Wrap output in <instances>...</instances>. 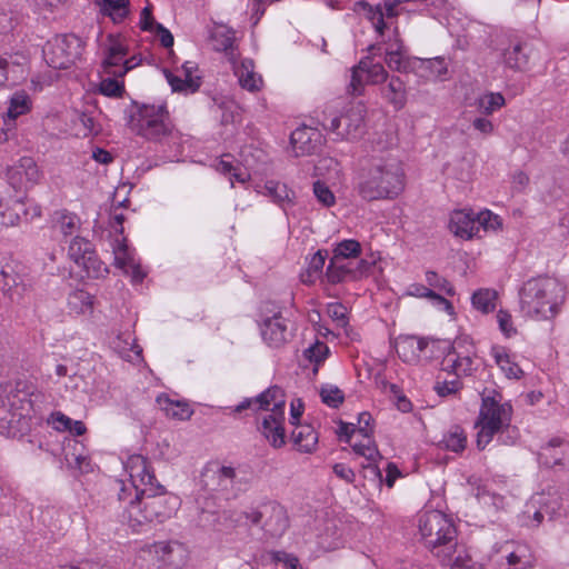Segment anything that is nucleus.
Segmentation results:
<instances>
[{
  "label": "nucleus",
  "mask_w": 569,
  "mask_h": 569,
  "mask_svg": "<svg viewBox=\"0 0 569 569\" xmlns=\"http://www.w3.org/2000/svg\"><path fill=\"white\" fill-rule=\"evenodd\" d=\"M406 188L401 161L391 153L375 154L361 167L356 190L367 201L395 200Z\"/></svg>",
  "instance_id": "1"
},
{
  "label": "nucleus",
  "mask_w": 569,
  "mask_h": 569,
  "mask_svg": "<svg viewBox=\"0 0 569 569\" xmlns=\"http://www.w3.org/2000/svg\"><path fill=\"white\" fill-rule=\"evenodd\" d=\"M565 296V287L556 278H530L519 290L520 312L536 321L551 320L560 312Z\"/></svg>",
  "instance_id": "2"
},
{
  "label": "nucleus",
  "mask_w": 569,
  "mask_h": 569,
  "mask_svg": "<svg viewBox=\"0 0 569 569\" xmlns=\"http://www.w3.org/2000/svg\"><path fill=\"white\" fill-rule=\"evenodd\" d=\"M40 397L37 387L28 380L0 385V432L9 433L12 425L27 416Z\"/></svg>",
  "instance_id": "3"
},
{
  "label": "nucleus",
  "mask_w": 569,
  "mask_h": 569,
  "mask_svg": "<svg viewBox=\"0 0 569 569\" xmlns=\"http://www.w3.org/2000/svg\"><path fill=\"white\" fill-rule=\"evenodd\" d=\"M512 416V407L509 402H500L493 397L482 399L480 412L476 427L479 428L477 433V446L483 449L493 438L495 435L512 431L515 433L511 443H516L519 432L515 427L510 426Z\"/></svg>",
  "instance_id": "4"
},
{
  "label": "nucleus",
  "mask_w": 569,
  "mask_h": 569,
  "mask_svg": "<svg viewBox=\"0 0 569 569\" xmlns=\"http://www.w3.org/2000/svg\"><path fill=\"white\" fill-rule=\"evenodd\" d=\"M138 559L146 569H178L187 562L188 552L178 541H158L142 547Z\"/></svg>",
  "instance_id": "5"
},
{
  "label": "nucleus",
  "mask_w": 569,
  "mask_h": 569,
  "mask_svg": "<svg viewBox=\"0 0 569 569\" xmlns=\"http://www.w3.org/2000/svg\"><path fill=\"white\" fill-rule=\"evenodd\" d=\"M418 528L428 548L449 545L456 537L452 520L439 510H428L419 516Z\"/></svg>",
  "instance_id": "6"
},
{
  "label": "nucleus",
  "mask_w": 569,
  "mask_h": 569,
  "mask_svg": "<svg viewBox=\"0 0 569 569\" xmlns=\"http://www.w3.org/2000/svg\"><path fill=\"white\" fill-rule=\"evenodd\" d=\"M366 108L361 102L347 104L339 116L333 112H325L322 126L336 133L341 139H355L361 134L363 128Z\"/></svg>",
  "instance_id": "7"
},
{
  "label": "nucleus",
  "mask_w": 569,
  "mask_h": 569,
  "mask_svg": "<svg viewBox=\"0 0 569 569\" xmlns=\"http://www.w3.org/2000/svg\"><path fill=\"white\" fill-rule=\"evenodd\" d=\"M136 132L149 140H159L171 132L172 126L164 104H144L134 120Z\"/></svg>",
  "instance_id": "8"
},
{
  "label": "nucleus",
  "mask_w": 569,
  "mask_h": 569,
  "mask_svg": "<svg viewBox=\"0 0 569 569\" xmlns=\"http://www.w3.org/2000/svg\"><path fill=\"white\" fill-rule=\"evenodd\" d=\"M82 49V41L76 34H60L47 42L43 57L51 68L67 69L80 58Z\"/></svg>",
  "instance_id": "9"
},
{
  "label": "nucleus",
  "mask_w": 569,
  "mask_h": 569,
  "mask_svg": "<svg viewBox=\"0 0 569 569\" xmlns=\"http://www.w3.org/2000/svg\"><path fill=\"white\" fill-rule=\"evenodd\" d=\"M124 469L130 478V486L126 487L128 488V492H134L136 499L147 492L163 490V486L157 482L153 472L150 470L148 460L143 456H130L124 463Z\"/></svg>",
  "instance_id": "10"
},
{
  "label": "nucleus",
  "mask_w": 569,
  "mask_h": 569,
  "mask_svg": "<svg viewBox=\"0 0 569 569\" xmlns=\"http://www.w3.org/2000/svg\"><path fill=\"white\" fill-rule=\"evenodd\" d=\"M388 79V72L379 62L366 57L351 70L349 92L359 96L363 92L366 84H379Z\"/></svg>",
  "instance_id": "11"
},
{
  "label": "nucleus",
  "mask_w": 569,
  "mask_h": 569,
  "mask_svg": "<svg viewBox=\"0 0 569 569\" xmlns=\"http://www.w3.org/2000/svg\"><path fill=\"white\" fill-rule=\"evenodd\" d=\"M287 399L284 391L278 387L272 386L258 395L254 398H247L241 401L234 409L237 412H241L246 409H251L260 415L286 410Z\"/></svg>",
  "instance_id": "12"
},
{
  "label": "nucleus",
  "mask_w": 569,
  "mask_h": 569,
  "mask_svg": "<svg viewBox=\"0 0 569 569\" xmlns=\"http://www.w3.org/2000/svg\"><path fill=\"white\" fill-rule=\"evenodd\" d=\"M6 177L13 189L22 190L39 183L42 174L31 157H22L7 169Z\"/></svg>",
  "instance_id": "13"
},
{
  "label": "nucleus",
  "mask_w": 569,
  "mask_h": 569,
  "mask_svg": "<svg viewBox=\"0 0 569 569\" xmlns=\"http://www.w3.org/2000/svg\"><path fill=\"white\" fill-rule=\"evenodd\" d=\"M236 477L233 467L210 462L202 472V482L208 491L224 496L233 488Z\"/></svg>",
  "instance_id": "14"
},
{
  "label": "nucleus",
  "mask_w": 569,
  "mask_h": 569,
  "mask_svg": "<svg viewBox=\"0 0 569 569\" xmlns=\"http://www.w3.org/2000/svg\"><path fill=\"white\" fill-rule=\"evenodd\" d=\"M0 290L11 302L21 305L30 297L31 281L13 268L7 267L0 272Z\"/></svg>",
  "instance_id": "15"
},
{
  "label": "nucleus",
  "mask_w": 569,
  "mask_h": 569,
  "mask_svg": "<svg viewBox=\"0 0 569 569\" xmlns=\"http://www.w3.org/2000/svg\"><path fill=\"white\" fill-rule=\"evenodd\" d=\"M143 506L150 522L154 520L163 522L176 511L178 507V498L174 496H167L166 489L163 488V490L147 492L143 496Z\"/></svg>",
  "instance_id": "16"
},
{
  "label": "nucleus",
  "mask_w": 569,
  "mask_h": 569,
  "mask_svg": "<svg viewBox=\"0 0 569 569\" xmlns=\"http://www.w3.org/2000/svg\"><path fill=\"white\" fill-rule=\"evenodd\" d=\"M288 323V319L281 312H274L272 316L263 318L260 323L263 341L271 348L284 346L291 338Z\"/></svg>",
  "instance_id": "17"
},
{
  "label": "nucleus",
  "mask_w": 569,
  "mask_h": 569,
  "mask_svg": "<svg viewBox=\"0 0 569 569\" xmlns=\"http://www.w3.org/2000/svg\"><path fill=\"white\" fill-rule=\"evenodd\" d=\"M284 413L286 410L263 413L258 423V431L274 449L286 445Z\"/></svg>",
  "instance_id": "18"
},
{
  "label": "nucleus",
  "mask_w": 569,
  "mask_h": 569,
  "mask_svg": "<svg viewBox=\"0 0 569 569\" xmlns=\"http://www.w3.org/2000/svg\"><path fill=\"white\" fill-rule=\"evenodd\" d=\"M529 562L518 551L506 547L493 548L481 562L482 569H527Z\"/></svg>",
  "instance_id": "19"
},
{
  "label": "nucleus",
  "mask_w": 569,
  "mask_h": 569,
  "mask_svg": "<svg viewBox=\"0 0 569 569\" xmlns=\"http://www.w3.org/2000/svg\"><path fill=\"white\" fill-rule=\"evenodd\" d=\"M112 252L117 268L130 276L134 282L143 280L146 272L142 271L139 261L134 257V252L127 246L126 239H116L112 243Z\"/></svg>",
  "instance_id": "20"
},
{
  "label": "nucleus",
  "mask_w": 569,
  "mask_h": 569,
  "mask_svg": "<svg viewBox=\"0 0 569 569\" xmlns=\"http://www.w3.org/2000/svg\"><path fill=\"white\" fill-rule=\"evenodd\" d=\"M143 496L140 495V498L136 499L134 492H128V488L124 485L119 492V500L127 503L123 518L133 531H140L142 526L150 522L143 506Z\"/></svg>",
  "instance_id": "21"
},
{
  "label": "nucleus",
  "mask_w": 569,
  "mask_h": 569,
  "mask_svg": "<svg viewBox=\"0 0 569 569\" xmlns=\"http://www.w3.org/2000/svg\"><path fill=\"white\" fill-rule=\"evenodd\" d=\"M448 228L450 232L462 240L481 238L479 226L472 211L455 210L450 213Z\"/></svg>",
  "instance_id": "22"
},
{
  "label": "nucleus",
  "mask_w": 569,
  "mask_h": 569,
  "mask_svg": "<svg viewBox=\"0 0 569 569\" xmlns=\"http://www.w3.org/2000/svg\"><path fill=\"white\" fill-rule=\"evenodd\" d=\"M289 527V517L283 506L276 501L264 502L262 529L270 537H281Z\"/></svg>",
  "instance_id": "23"
},
{
  "label": "nucleus",
  "mask_w": 569,
  "mask_h": 569,
  "mask_svg": "<svg viewBox=\"0 0 569 569\" xmlns=\"http://www.w3.org/2000/svg\"><path fill=\"white\" fill-rule=\"evenodd\" d=\"M432 343L433 342L426 338L407 336L399 339L396 350L402 361L407 363H417L422 359L430 358L427 350Z\"/></svg>",
  "instance_id": "24"
},
{
  "label": "nucleus",
  "mask_w": 569,
  "mask_h": 569,
  "mask_svg": "<svg viewBox=\"0 0 569 569\" xmlns=\"http://www.w3.org/2000/svg\"><path fill=\"white\" fill-rule=\"evenodd\" d=\"M402 50L403 43L400 39L399 30L396 27L393 29V41L389 43L386 50L385 61L391 70L406 73L416 71V63H413L416 57H405Z\"/></svg>",
  "instance_id": "25"
},
{
  "label": "nucleus",
  "mask_w": 569,
  "mask_h": 569,
  "mask_svg": "<svg viewBox=\"0 0 569 569\" xmlns=\"http://www.w3.org/2000/svg\"><path fill=\"white\" fill-rule=\"evenodd\" d=\"M107 40L108 46L106 49V57L102 61V69L106 74L113 77L112 71L124 68V59L128 54V48L124 41L118 36L109 34Z\"/></svg>",
  "instance_id": "26"
},
{
  "label": "nucleus",
  "mask_w": 569,
  "mask_h": 569,
  "mask_svg": "<svg viewBox=\"0 0 569 569\" xmlns=\"http://www.w3.org/2000/svg\"><path fill=\"white\" fill-rule=\"evenodd\" d=\"M233 64V73L238 78L240 87L249 92H258L262 89V77L256 72L251 59H242L240 63L230 61Z\"/></svg>",
  "instance_id": "27"
},
{
  "label": "nucleus",
  "mask_w": 569,
  "mask_h": 569,
  "mask_svg": "<svg viewBox=\"0 0 569 569\" xmlns=\"http://www.w3.org/2000/svg\"><path fill=\"white\" fill-rule=\"evenodd\" d=\"M540 462L548 467L569 463V443L560 439H551L539 452Z\"/></svg>",
  "instance_id": "28"
},
{
  "label": "nucleus",
  "mask_w": 569,
  "mask_h": 569,
  "mask_svg": "<svg viewBox=\"0 0 569 569\" xmlns=\"http://www.w3.org/2000/svg\"><path fill=\"white\" fill-rule=\"evenodd\" d=\"M32 99L24 91H16L9 99L8 110L3 116V123L8 130L14 127V121L20 117L29 113L32 110Z\"/></svg>",
  "instance_id": "29"
},
{
  "label": "nucleus",
  "mask_w": 569,
  "mask_h": 569,
  "mask_svg": "<svg viewBox=\"0 0 569 569\" xmlns=\"http://www.w3.org/2000/svg\"><path fill=\"white\" fill-rule=\"evenodd\" d=\"M490 356L493 358L496 365L506 378L519 380L523 377V370L515 361L512 355L507 348L502 346H493L490 350Z\"/></svg>",
  "instance_id": "30"
},
{
  "label": "nucleus",
  "mask_w": 569,
  "mask_h": 569,
  "mask_svg": "<svg viewBox=\"0 0 569 569\" xmlns=\"http://www.w3.org/2000/svg\"><path fill=\"white\" fill-rule=\"evenodd\" d=\"M94 305V296L82 289H76L67 297L68 312L74 317L92 315Z\"/></svg>",
  "instance_id": "31"
},
{
  "label": "nucleus",
  "mask_w": 569,
  "mask_h": 569,
  "mask_svg": "<svg viewBox=\"0 0 569 569\" xmlns=\"http://www.w3.org/2000/svg\"><path fill=\"white\" fill-rule=\"evenodd\" d=\"M159 408L168 418L176 420H188L193 410L187 401L171 399L168 395L161 393L157 397Z\"/></svg>",
  "instance_id": "32"
},
{
  "label": "nucleus",
  "mask_w": 569,
  "mask_h": 569,
  "mask_svg": "<svg viewBox=\"0 0 569 569\" xmlns=\"http://www.w3.org/2000/svg\"><path fill=\"white\" fill-rule=\"evenodd\" d=\"M442 369L449 373H453L457 378L469 376L473 370V360L469 355H460L453 348L448 352L442 361Z\"/></svg>",
  "instance_id": "33"
},
{
  "label": "nucleus",
  "mask_w": 569,
  "mask_h": 569,
  "mask_svg": "<svg viewBox=\"0 0 569 569\" xmlns=\"http://www.w3.org/2000/svg\"><path fill=\"white\" fill-rule=\"evenodd\" d=\"M112 348L121 358L129 362L141 360L142 349L136 343V339L129 332L118 335L112 341Z\"/></svg>",
  "instance_id": "34"
},
{
  "label": "nucleus",
  "mask_w": 569,
  "mask_h": 569,
  "mask_svg": "<svg viewBox=\"0 0 569 569\" xmlns=\"http://www.w3.org/2000/svg\"><path fill=\"white\" fill-rule=\"evenodd\" d=\"M381 94L396 110H401L407 103L406 84L399 77L392 76L381 89Z\"/></svg>",
  "instance_id": "35"
},
{
  "label": "nucleus",
  "mask_w": 569,
  "mask_h": 569,
  "mask_svg": "<svg viewBox=\"0 0 569 569\" xmlns=\"http://www.w3.org/2000/svg\"><path fill=\"white\" fill-rule=\"evenodd\" d=\"M416 71L413 73L427 80L441 78L447 73V64L442 58L413 60Z\"/></svg>",
  "instance_id": "36"
},
{
  "label": "nucleus",
  "mask_w": 569,
  "mask_h": 569,
  "mask_svg": "<svg viewBox=\"0 0 569 569\" xmlns=\"http://www.w3.org/2000/svg\"><path fill=\"white\" fill-rule=\"evenodd\" d=\"M48 423L59 432H69L73 436H82L87 432V427L82 421L72 420L61 411L52 412L48 418Z\"/></svg>",
  "instance_id": "37"
},
{
  "label": "nucleus",
  "mask_w": 569,
  "mask_h": 569,
  "mask_svg": "<svg viewBox=\"0 0 569 569\" xmlns=\"http://www.w3.org/2000/svg\"><path fill=\"white\" fill-rule=\"evenodd\" d=\"M318 433L310 425H300L292 431V440L299 451L311 453L318 445Z\"/></svg>",
  "instance_id": "38"
},
{
  "label": "nucleus",
  "mask_w": 569,
  "mask_h": 569,
  "mask_svg": "<svg viewBox=\"0 0 569 569\" xmlns=\"http://www.w3.org/2000/svg\"><path fill=\"white\" fill-rule=\"evenodd\" d=\"M355 11L363 12L365 17L371 22L376 32L379 36L383 34L387 23L385 21V12L381 3L371 6L366 1H358L355 3Z\"/></svg>",
  "instance_id": "39"
},
{
  "label": "nucleus",
  "mask_w": 569,
  "mask_h": 569,
  "mask_svg": "<svg viewBox=\"0 0 569 569\" xmlns=\"http://www.w3.org/2000/svg\"><path fill=\"white\" fill-rule=\"evenodd\" d=\"M351 262L331 258L327 267L326 277L330 283H339L349 278L357 277V270L352 268Z\"/></svg>",
  "instance_id": "40"
},
{
  "label": "nucleus",
  "mask_w": 569,
  "mask_h": 569,
  "mask_svg": "<svg viewBox=\"0 0 569 569\" xmlns=\"http://www.w3.org/2000/svg\"><path fill=\"white\" fill-rule=\"evenodd\" d=\"M317 133L308 127L297 128L290 136V142L297 156L313 152L316 144L312 137Z\"/></svg>",
  "instance_id": "41"
},
{
  "label": "nucleus",
  "mask_w": 569,
  "mask_h": 569,
  "mask_svg": "<svg viewBox=\"0 0 569 569\" xmlns=\"http://www.w3.org/2000/svg\"><path fill=\"white\" fill-rule=\"evenodd\" d=\"M102 14L114 23L122 22L129 14L130 0H94Z\"/></svg>",
  "instance_id": "42"
},
{
  "label": "nucleus",
  "mask_w": 569,
  "mask_h": 569,
  "mask_svg": "<svg viewBox=\"0 0 569 569\" xmlns=\"http://www.w3.org/2000/svg\"><path fill=\"white\" fill-rule=\"evenodd\" d=\"M212 47L217 51H223L230 61L234 59V32L223 26L216 27L211 33Z\"/></svg>",
  "instance_id": "43"
},
{
  "label": "nucleus",
  "mask_w": 569,
  "mask_h": 569,
  "mask_svg": "<svg viewBox=\"0 0 569 569\" xmlns=\"http://www.w3.org/2000/svg\"><path fill=\"white\" fill-rule=\"evenodd\" d=\"M260 188L258 192L270 197L274 203L281 207L291 203L295 198L293 191L289 190L284 183L279 181L269 180Z\"/></svg>",
  "instance_id": "44"
},
{
  "label": "nucleus",
  "mask_w": 569,
  "mask_h": 569,
  "mask_svg": "<svg viewBox=\"0 0 569 569\" xmlns=\"http://www.w3.org/2000/svg\"><path fill=\"white\" fill-rule=\"evenodd\" d=\"M539 506L543 508V513L549 519H553L560 510V499L556 493H538L533 496L527 505L526 513H530V508Z\"/></svg>",
  "instance_id": "45"
},
{
  "label": "nucleus",
  "mask_w": 569,
  "mask_h": 569,
  "mask_svg": "<svg viewBox=\"0 0 569 569\" xmlns=\"http://www.w3.org/2000/svg\"><path fill=\"white\" fill-rule=\"evenodd\" d=\"M216 170L222 174L230 176L231 187L234 186V181L246 183L250 179V174L247 170L240 166H236L231 159V156L224 154L216 164Z\"/></svg>",
  "instance_id": "46"
},
{
  "label": "nucleus",
  "mask_w": 569,
  "mask_h": 569,
  "mask_svg": "<svg viewBox=\"0 0 569 569\" xmlns=\"http://www.w3.org/2000/svg\"><path fill=\"white\" fill-rule=\"evenodd\" d=\"M359 439H352L349 443L353 452L358 456L365 457L368 461H376L380 458L377 445L370 435H358Z\"/></svg>",
  "instance_id": "47"
},
{
  "label": "nucleus",
  "mask_w": 569,
  "mask_h": 569,
  "mask_svg": "<svg viewBox=\"0 0 569 569\" xmlns=\"http://www.w3.org/2000/svg\"><path fill=\"white\" fill-rule=\"evenodd\" d=\"M506 104V99L500 92H486L479 96L475 106L482 114L490 116Z\"/></svg>",
  "instance_id": "48"
},
{
  "label": "nucleus",
  "mask_w": 569,
  "mask_h": 569,
  "mask_svg": "<svg viewBox=\"0 0 569 569\" xmlns=\"http://www.w3.org/2000/svg\"><path fill=\"white\" fill-rule=\"evenodd\" d=\"M498 295L493 289H478L471 297L472 307L482 312L489 313L495 310Z\"/></svg>",
  "instance_id": "49"
},
{
  "label": "nucleus",
  "mask_w": 569,
  "mask_h": 569,
  "mask_svg": "<svg viewBox=\"0 0 569 569\" xmlns=\"http://www.w3.org/2000/svg\"><path fill=\"white\" fill-rule=\"evenodd\" d=\"M164 74L168 83L174 92H181L184 94L194 93L201 86V81H199V79H186L180 72L179 74H176L171 71H166Z\"/></svg>",
  "instance_id": "50"
},
{
  "label": "nucleus",
  "mask_w": 569,
  "mask_h": 569,
  "mask_svg": "<svg viewBox=\"0 0 569 569\" xmlns=\"http://www.w3.org/2000/svg\"><path fill=\"white\" fill-rule=\"evenodd\" d=\"M28 214L26 203L21 200H13L1 210V224L4 227H14L20 222L21 214Z\"/></svg>",
  "instance_id": "51"
},
{
  "label": "nucleus",
  "mask_w": 569,
  "mask_h": 569,
  "mask_svg": "<svg viewBox=\"0 0 569 569\" xmlns=\"http://www.w3.org/2000/svg\"><path fill=\"white\" fill-rule=\"evenodd\" d=\"M93 250V246L90 241L81 237H74L69 244L68 256L80 267L81 263H84L87 256H90Z\"/></svg>",
  "instance_id": "52"
},
{
  "label": "nucleus",
  "mask_w": 569,
  "mask_h": 569,
  "mask_svg": "<svg viewBox=\"0 0 569 569\" xmlns=\"http://www.w3.org/2000/svg\"><path fill=\"white\" fill-rule=\"evenodd\" d=\"M441 442L446 449L460 452L467 446V435L461 427L453 426L443 435Z\"/></svg>",
  "instance_id": "53"
},
{
  "label": "nucleus",
  "mask_w": 569,
  "mask_h": 569,
  "mask_svg": "<svg viewBox=\"0 0 569 569\" xmlns=\"http://www.w3.org/2000/svg\"><path fill=\"white\" fill-rule=\"evenodd\" d=\"M329 347L322 341H316L303 351V357L313 365L312 372L317 375L319 367L329 356Z\"/></svg>",
  "instance_id": "54"
},
{
  "label": "nucleus",
  "mask_w": 569,
  "mask_h": 569,
  "mask_svg": "<svg viewBox=\"0 0 569 569\" xmlns=\"http://www.w3.org/2000/svg\"><path fill=\"white\" fill-rule=\"evenodd\" d=\"M80 227L77 214L66 210L56 213L54 228L64 237L73 234Z\"/></svg>",
  "instance_id": "55"
},
{
  "label": "nucleus",
  "mask_w": 569,
  "mask_h": 569,
  "mask_svg": "<svg viewBox=\"0 0 569 569\" xmlns=\"http://www.w3.org/2000/svg\"><path fill=\"white\" fill-rule=\"evenodd\" d=\"M503 61L507 67L513 70H523L528 66V57L523 52L522 44H516L503 53Z\"/></svg>",
  "instance_id": "56"
},
{
  "label": "nucleus",
  "mask_w": 569,
  "mask_h": 569,
  "mask_svg": "<svg viewBox=\"0 0 569 569\" xmlns=\"http://www.w3.org/2000/svg\"><path fill=\"white\" fill-rule=\"evenodd\" d=\"M476 217L477 224L479 226V232H497L502 229V219L490 210H483Z\"/></svg>",
  "instance_id": "57"
},
{
  "label": "nucleus",
  "mask_w": 569,
  "mask_h": 569,
  "mask_svg": "<svg viewBox=\"0 0 569 569\" xmlns=\"http://www.w3.org/2000/svg\"><path fill=\"white\" fill-rule=\"evenodd\" d=\"M361 253V244L353 239L342 240L333 249V258L345 260L357 258Z\"/></svg>",
  "instance_id": "58"
},
{
  "label": "nucleus",
  "mask_w": 569,
  "mask_h": 569,
  "mask_svg": "<svg viewBox=\"0 0 569 569\" xmlns=\"http://www.w3.org/2000/svg\"><path fill=\"white\" fill-rule=\"evenodd\" d=\"M80 268L91 278H103L109 272L108 267L98 258L94 250L90 256H87Z\"/></svg>",
  "instance_id": "59"
},
{
  "label": "nucleus",
  "mask_w": 569,
  "mask_h": 569,
  "mask_svg": "<svg viewBox=\"0 0 569 569\" xmlns=\"http://www.w3.org/2000/svg\"><path fill=\"white\" fill-rule=\"evenodd\" d=\"M319 393L322 402L331 408H338L345 400L342 390L335 385L327 383L321 386Z\"/></svg>",
  "instance_id": "60"
},
{
  "label": "nucleus",
  "mask_w": 569,
  "mask_h": 569,
  "mask_svg": "<svg viewBox=\"0 0 569 569\" xmlns=\"http://www.w3.org/2000/svg\"><path fill=\"white\" fill-rule=\"evenodd\" d=\"M327 315L336 323L338 328H346L349 322L348 309L340 302H331L327 305Z\"/></svg>",
  "instance_id": "61"
},
{
  "label": "nucleus",
  "mask_w": 569,
  "mask_h": 569,
  "mask_svg": "<svg viewBox=\"0 0 569 569\" xmlns=\"http://www.w3.org/2000/svg\"><path fill=\"white\" fill-rule=\"evenodd\" d=\"M426 282L430 289H437L448 296L455 295L453 286L446 278L438 274L436 271L428 270L426 272Z\"/></svg>",
  "instance_id": "62"
},
{
  "label": "nucleus",
  "mask_w": 569,
  "mask_h": 569,
  "mask_svg": "<svg viewBox=\"0 0 569 569\" xmlns=\"http://www.w3.org/2000/svg\"><path fill=\"white\" fill-rule=\"evenodd\" d=\"M497 322L501 333L506 338H511L517 335V328L513 326L512 316L503 309L497 312Z\"/></svg>",
  "instance_id": "63"
},
{
  "label": "nucleus",
  "mask_w": 569,
  "mask_h": 569,
  "mask_svg": "<svg viewBox=\"0 0 569 569\" xmlns=\"http://www.w3.org/2000/svg\"><path fill=\"white\" fill-rule=\"evenodd\" d=\"M313 194L317 200L325 207H331L336 203V197L329 187L321 182L316 181L313 183Z\"/></svg>",
  "instance_id": "64"
}]
</instances>
